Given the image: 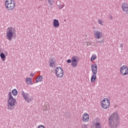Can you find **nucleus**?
Here are the masks:
<instances>
[{"instance_id": "obj_1", "label": "nucleus", "mask_w": 128, "mask_h": 128, "mask_svg": "<svg viewBox=\"0 0 128 128\" xmlns=\"http://www.w3.org/2000/svg\"><path fill=\"white\" fill-rule=\"evenodd\" d=\"M120 116L117 112H114L109 117L108 124L112 128H118L120 126Z\"/></svg>"}, {"instance_id": "obj_2", "label": "nucleus", "mask_w": 128, "mask_h": 128, "mask_svg": "<svg viewBox=\"0 0 128 128\" xmlns=\"http://www.w3.org/2000/svg\"><path fill=\"white\" fill-rule=\"evenodd\" d=\"M91 70H92V75L91 77V82H94V81L96 80V74H98V65L96 64H91Z\"/></svg>"}, {"instance_id": "obj_3", "label": "nucleus", "mask_w": 128, "mask_h": 128, "mask_svg": "<svg viewBox=\"0 0 128 128\" xmlns=\"http://www.w3.org/2000/svg\"><path fill=\"white\" fill-rule=\"evenodd\" d=\"M16 6L14 1V0H6L5 2V8L8 10H14Z\"/></svg>"}, {"instance_id": "obj_4", "label": "nucleus", "mask_w": 128, "mask_h": 128, "mask_svg": "<svg viewBox=\"0 0 128 128\" xmlns=\"http://www.w3.org/2000/svg\"><path fill=\"white\" fill-rule=\"evenodd\" d=\"M14 30L16 32V29L12 28V27L8 28L6 33V36L7 40H12L14 38Z\"/></svg>"}, {"instance_id": "obj_5", "label": "nucleus", "mask_w": 128, "mask_h": 128, "mask_svg": "<svg viewBox=\"0 0 128 128\" xmlns=\"http://www.w3.org/2000/svg\"><path fill=\"white\" fill-rule=\"evenodd\" d=\"M102 106L104 110H106V108H110V101L109 100L106 98H104L101 102Z\"/></svg>"}, {"instance_id": "obj_6", "label": "nucleus", "mask_w": 128, "mask_h": 128, "mask_svg": "<svg viewBox=\"0 0 128 128\" xmlns=\"http://www.w3.org/2000/svg\"><path fill=\"white\" fill-rule=\"evenodd\" d=\"M120 72L122 76H126L128 74V66L124 65L120 68Z\"/></svg>"}, {"instance_id": "obj_7", "label": "nucleus", "mask_w": 128, "mask_h": 128, "mask_svg": "<svg viewBox=\"0 0 128 128\" xmlns=\"http://www.w3.org/2000/svg\"><path fill=\"white\" fill-rule=\"evenodd\" d=\"M8 104L11 108L12 106H16V100L14 98H8Z\"/></svg>"}, {"instance_id": "obj_8", "label": "nucleus", "mask_w": 128, "mask_h": 128, "mask_svg": "<svg viewBox=\"0 0 128 128\" xmlns=\"http://www.w3.org/2000/svg\"><path fill=\"white\" fill-rule=\"evenodd\" d=\"M79 57L78 56H74L72 58V68H76L77 64H78V58Z\"/></svg>"}, {"instance_id": "obj_9", "label": "nucleus", "mask_w": 128, "mask_h": 128, "mask_svg": "<svg viewBox=\"0 0 128 128\" xmlns=\"http://www.w3.org/2000/svg\"><path fill=\"white\" fill-rule=\"evenodd\" d=\"M60 73L58 72V67H57L56 68L55 72H56V74L57 76V78H62L64 76V70L62 69V67H60Z\"/></svg>"}, {"instance_id": "obj_10", "label": "nucleus", "mask_w": 128, "mask_h": 128, "mask_svg": "<svg viewBox=\"0 0 128 128\" xmlns=\"http://www.w3.org/2000/svg\"><path fill=\"white\" fill-rule=\"evenodd\" d=\"M122 8L123 10V12H126L128 14V4L126 3V2H124L122 4Z\"/></svg>"}, {"instance_id": "obj_11", "label": "nucleus", "mask_w": 128, "mask_h": 128, "mask_svg": "<svg viewBox=\"0 0 128 128\" xmlns=\"http://www.w3.org/2000/svg\"><path fill=\"white\" fill-rule=\"evenodd\" d=\"M94 36L96 40H100V38L102 36V34L100 31H96L94 32Z\"/></svg>"}, {"instance_id": "obj_12", "label": "nucleus", "mask_w": 128, "mask_h": 128, "mask_svg": "<svg viewBox=\"0 0 128 128\" xmlns=\"http://www.w3.org/2000/svg\"><path fill=\"white\" fill-rule=\"evenodd\" d=\"M90 120V116L88 113H84L82 116V120L84 122H86Z\"/></svg>"}, {"instance_id": "obj_13", "label": "nucleus", "mask_w": 128, "mask_h": 128, "mask_svg": "<svg viewBox=\"0 0 128 128\" xmlns=\"http://www.w3.org/2000/svg\"><path fill=\"white\" fill-rule=\"evenodd\" d=\"M53 26L54 28H59L60 27V22L57 19H54L53 20Z\"/></svg>"}, {"instance_id": "obj_14", "label": "nucleus", "mask_w": 128, "mask_h": 128, "mask_svg": "<svg viewBox=\"0 0 128 128\" xmlns=\"http://www.w3.org/2000/svg\"><path fill=\"white\" fill-rule=\"evenodd\" d=\"M26 82L28 84H30V85L34 84V83H32V78H26Z\"/></svg>"}, {"instance_id": "obj_15", "label": "nucleus", "mask_w": 128, "mask_h": 128, "mask_svg": "<svg viewBox=\"0 0 128 128\" xmlns=\"http://www.w3.org/2000/svg\"><path fill=\"white\" fill-rule=\"evenodd\" d=\"M50 68H52V66H56V61L54 60L53 59H50Z\"/></svg>"}, {"instance_id": "obj_16", "label": "nucleus", "mask_w": 128, "mask_h": 128, "mask_svg": "<svg viewBox=\"0 0 128 128\" xmlns=\"http://www.w3.org/2000/svg\"><path fill=\"white\" fill-rule=\"evenodd\" d=\"M42 82V76H39L37 78H36V82Z\"/></svg>"}, {"instance_id": "obj_17", "label": "nucleus", "mask_w": 128, "mask_h": 128, "mask_svg": "<svg viewBox=\"0 0 128 128\" xmlns=\"http://www.w3.org/2000/svg\"><path fill=\"white\" fill-rule=\"evenodd\" d=\"M0 56L1 58V59L2 60V62H4L6 60V56L4 54V53L1 52L0 54Z\"/></svg>"}, {"instance_id": "obj_18", "label": "nucleus", "mask_w": 128, "mask_h": 128, "mask_svg": "<svg viewBox=\"0 0 128 128\" xmlns=\"http://www.w3.org/2000/svg\"><path fill=\"white\" fill-rule=\"evenodd\" d=\"M12 93L14 96H18V90L16 89H14L12 90Z\"/></svg>"}, {"instance_id": "obj_19", "label": "nucleus", "mask_w": 128, "mask_h": 128, "mask_svg": "<svg viewBox=\"0 0 128 128\" xmlns=\"http://www.w3.org/2000/svg\"><path fill=\"white\" fill-rule=\"evenodd\" d=\"M22 97L24 98V100L26 101V100H28V96L26 94V93H24V90L22 91Z\"/></svg>"}, {"instance_id": "obj_20", "label": "nucleus", "mask_w": 128, "mask_h": 128, "mask_svg": "<svg viewBox=\"0 0 128 128\" xmlns=\"http://www.w3.org/2000/svg\"><path fill=\"white\" fill-rule=\"evenodd\" d=\"M96 128H102V126H100V122H96L95 124Z\"/></svg>"}, {"instance_id": "obj_21", "label": "nucleus", "mask_w": 128, "mask_h": 128, "mask_svg": "<svg viewBox=\"0 0 128 128\" xmlns=\"http://www.w3.org/2000/svg\"><path fill=\"white\" fill-rule=\"evenodd\" d=\"M34 100V97H31V98H28L26 101L28 104H30V102H32Z\"/></svg>"}, {"instance_id": "obj_22", "label": "nucleus", "mask_w": 128, "mask_h": 128, "mask_svg": "<svg viewBox=\"0 0 128 128\" xmlns=\"http://www.w3.org/2000/svg\"><path fill=\"white\" fill-rule=\"evenodd\" d=\"M96 58V54H92L90 58V62H93Z\"/></svg>"}, {"instance_id": "obj_23", "label": "nucleus", "mask_w": 128, "mask_h": 128, "mask_svg": "<svg viewBox=\"0 0 128 128\" xmlns=\"http://www.w3.org/2000/svg\"><path fill=\"white\" fill-rule=\"evenodd\" d=\"M64 114H65L66 118H70V112H65Z\"/></svg>"}, {"instance_id": "obj_24", "label": "nucleus", "mask_w": 128, "mask_h": 128, "mask_svg": "<svg viewBox=\"0 0 128 128\" xmlns=\"http://www.w3.org/2000/svg\"><path fill=\"white\" fill-rule=\"evenodd\" d=\"M104 39H103L102 40L98 41V42H100V44H101V46H102L104 44Z\"/></svg>"}, {"instance_id": "obj_25", "label": "nucleus", "mask_w": 128, "mask_h": 128, "mask_svg": "<svg viewBox=\"0 0 128 128\" xmlns=\"http://www.w3.org/2000/svg\"><path fill=\"white\" fill-rule=\"evenodd\" d=\"M52 2H54V0H48V4L50 6H52Z\"/></svg>"}, {"instance_id": "obj_26", "label": "nucleus", "mask_w": 128, "mask_h": 128, "mask_svg": "<svg viewBox=\"0 0 128 128\" xmlns=\"http://www.w3.org/2000/svg\"><path fill=\"white\" fill-rule=\"evenodd\" d=\"M8 96H9V98H14L13 96H12V92H8Z\"/></svg>"}, {"instance_id": "obj_27", "label": "nucleus", "mask_w": 128, "mask_h": 128, "mask_svg": "<svg viewBox=\"0 0 128 128\" xmlns=\"http://www.w3.org/2000/svg\"><path fill=\"white\" fill-rule=\"evenodd\" d=\"M38 128H46V127H44V125H39L38 126Z\"/></svg>"}, {"instance_id": "obj_28", "label": "nucleus", "mask_w": 128, "mask_h": 128, "mask_svg": "<svg viewBox=\"0 0 128 128\" xmlns=\"http://www.w3.org/2000/svg\"><path fill=\"white\" fill-rule=\"evenodd\" d=\"M58 8H60V10H62V8H64V6L62 4H59V6H58Z\"/></svg>"}, {"instance_id": "obj_29", "label": "nucleus", "mask_w": 128, "mask_h": 128, "mask_svg": "<svg viewBox=\"0 0 128 128\" xmlns=\"http://www.w3.org/2000/svg\"><path fill=\"white\" fill-rule=\"evenodd\" d=\"M66 62H67V63L68 64H70V62L72 63V59L70 60V59H68L67 60H66Z\"/></svg>"}, {"instance_id": "obj_30", "label": "nucleus", "mask_w": 128, "mask_h": 128, "mask_svg": "<svg viewBox=\"0 0 128 128\" xmlns=\"http://www.w3.org/2000/svg\"><path fill=\"white\" fill-rule=\"evenodd\" d=\"M82 128H88V126H86V124H83L82 126Z\"/></svg>"}, {"instance_id": "obj_31", "label": "nucleus", "mask_w": 128, "mask_h": 128, "mask_svg": "<svg viewBox=\"0 0 128 128\" xmlns=\"http://www.w3.org/2000/svg\"><path fill=\"white\" fill-rule=\"evenodd\" d=\"M98 24H102V21L101 20H98Z\"/></svg>"}, {"instance_id": "obj_32", "label": "nucleus", "mask_w": 128, "mask_h": 128, "mask_svg": "<svg viewBox=\"0 0 128 128\" xmlns=\"http://www.w3.org/2000/svg\"><path fill=\"white\" fill-rule=\"evenodd\" d=\"M34 74L32 72L30 74V76H32V77H34Z\"/></svg>"}, {"instance_id": "obj_33", "label": "nucleus", "mask_w": 128, "mask_h": 128, "mask_svg": "<svg viewBox=\"0 0 128 128\" xmlns=\"http://www.w3.org/2000/svg\"><path fill=\"white\" fill-rule=\"evenodd\" d=\"M58 74H60V67H58Z\"/></svg>"}, {"instance_id": "obj_34", "label": "nucleus", "mask_w": 128, "mask_h": 128, "mask_svg": "<svg viewBox=\"0 0 128 128\" xmlns=\"http://www.w3.org/2000/svg\"><path fill=\"white\" fill-rule=\"evenodd\" d=\"M90 45H91V44H90V42H88L87 43L86 46H90Z\"/></svg>"}, {"instance_id": "obj_35", "label": "nucleus", "mask_w": 128, "mask_h": 128, "mask_svg": "<svg viewBox=\"0 0 128 128\" xmlns=\"http://www.w3.org/2000/svg\"><path fill=\"white\" fill-rule=\"evenodd\" d=\"M112 18H113L112 16H110V19L112 20Z\"/></svg>"}, {"instance_id": "obj_36", "label": "nucleus", "mask_w": 128, "mask_h": 128, "mask_svg": "<svg viewBox=\"0 0 128 128\" xmlns=\"http://www.w3.org/2000/svg\"><path fill=\"white\" fill-rule=\"evenodd\" d=\"M123 46L124 45L122 44H120V48H122Z\"/></svg>"}, {"instance_id": "obj_37", "label": "nucleus", "mask_w": 128, "mask_h": 128, "mask_svg": "<svg viewBox=\"0 0 128 128\" xmlns=\"http://www.w3.org/2000/svg\"><path fill=\"white\" fill-rule=\"evenodd\" d=\"M5 54H6V56H8V52H5Z\"/></svg>"}, {"instance_id": "obj_38", "label": "nucleus", "mask_w": 128, "mask_h": 128, "mask_svg": "<svg viewBox=\"0 0 128 128\" xmlns=\"http://www.w3.org/2000/svg\"><path fill=\"white\" fill-rule=\"evenodd\" d=\"M26 94H27V96H28V94L26 93Z\"/></svg>"}, {"instance_id": "obj_39", "label": "nucleus", "mask_w": 128, "mask_h": 128, "mask_svg": "<svg viewBox=\"0 0 128 128\" xmlns=\"http://www.w3.org/2000/svg\"><path fill=\"white\" fill-rule=\"evenodd\" d=\"M10 110H12V108H10Z\"/></svg>"}, {"instance_id": "obj_40", "label": "nucleus", "mask_w": 128, "mask_h": 128, "mask_svg": "<svg viewBox=\"0 0 128 128\" xmlns=\"http://www.w3.org/2000/svg\"><path fill=\"white\" fill-rule=\"evenodd\" d=\"M64 20V22H66V20Z\"/></svg>"}]
</instances>
